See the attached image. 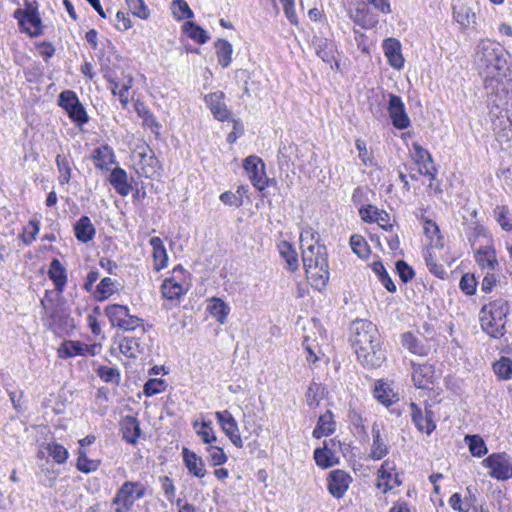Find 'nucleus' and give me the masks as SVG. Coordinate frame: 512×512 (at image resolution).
I'll list each match as a JSON object with an SVG mask.
<instances>
[{
    "mask_svg": "<svg viewBox=\"0 0 512 512\" xmlns=\"http://www.w3.org/2000/svg\"><path fill=\"white\" fill-rule=\"evenodd\" d=\"M488 308V312H486V307L481 310V327L491 337L501 338L505 334L506 316L509 313L508 301L497 299L491 302Z\"/></svg>",
    "mask_w": 512,
    "mask_h": 512,
    "instance_id": "obj_4",
    "label": "nucleus"
},
{
    "mask_svg": "<svg viewBox=\"0 0 512 512\" xmlns=\"http://www.w3.org/2000/svg\"><path fill=\"white\" fill-rule=\"evenodd\" d=\"M197 433L204 443L210 444L216 441V435L211 427V422L203 421L201 428Z\"/></svg>",
    "mask_w": 512,
    "mask_h": 512,
    "instance_id": "obj_64",
    "label": "nucleus"
},
{
    "mask_svg": "<svg viewBox=\"0 0 512 512\" xmlns=\"http://www.w3.org/2000/svg\"><path fill=\"white\" fill-rule=\"evenodd\" d=\"M412 157L419 166V172L422 175L430 176L432 179L437 172L431 154L418 143L413 144Z\"/></svg>",
    "mask_w": 512,
    "mask_h": 512,
    "instance_id": "obj_16",
    "label": "nucleus"
},
{
    "mask_svg": "<svg viewBox=\"0 0 512 512\" xmlns=\"http://www.w3.org/2000/svg\"><path fill=\"white\" fill-rule=\"evenodd\" d=\"M383 426L378 423L372 425V444L368 457L374 461L383 459L389 453V447L383 434Z\"/></svg>",
    "mask_w": 512,
    "mask_h": 512,
    "instance_id": "obj_14",
    "label": "nucleus"
},
{
    "mask_svg": "<svg viewBox=\"0 0 512 512\" xmlns=\"http://www.w3.org/2000/svg\"><path fill=\"white\" fill-rule=\"evenodd\" d=\"M149 244L153 250L154 269L160 271L167 266L168 255L163 241L159 237H152Z\"/></svg>",
    "mask_w": 512,
    "mask_h": 512,
    "instance_id": "obj_31",
    "label": "nucleus"
},
{
    "mask_svg": "<svg viewBox=\"0 0 512 512\" xmlns=\"http://www.w3.org/2000/svg\"><path fill=\"white\" fill-rule=\"evenodd\" d=\"M161 292L168 300L178 299L184 294L183 286L172 278L165 279L161 285Z\"/></svg>",
    "mask_w": 512,
    "mask_h": 512,
    "instance_id": "obj_38",
    "label": "nucleus"
},
{
    "mask_svg": "<svg viewBox=\"0 0 512 512\" xmlns=\"http://www.w3.org/2000/svg\"><path fill=\"white\" fill-rule=\"evenodd\" d=\"M118 347L120 352L129 358H136L144 350L143 344L138 337H122L119 339Z\"/></svg>",
    "mask_w": 512,
    "mask_h": 512,
    "instance_id": "obj_28",
    "label": "nucleus"
},
{
    "mask_svg": "<svg viewBox=\"0 0 512 512\" xmlns=\"http://www.w3.org/2000/svg\"><path fill=\"white\" fill-rule=\"evenodd\" d=\"M40 230V223L37 219L33 218L29 220L28 225L25 229L27 235H24L23 241L25 244H31L37 237Z\"/></svg>",
    "mask_w": 512,
    "mask_h": 512,
    "instance_id": "obj_60",
    "label": "nucleus"
},
{
    "mask_svg": "<svg viewBox=\"0 0 512 512\" xmlns=\"http://www.w3.org/2000/svg\"><path fill=\"white\" fill-rule=\"evenodd\" d=\"M56 165L59 172V183L61 185L68 184L71 179L72 173L70 161L65 156L57 155Z\"/></svg>",
    "mask_w": 512,
    "mask_h": 512,
    "instance_id": "obj_44",
    "label": "nucleus"
},
{
    "mask_svg": "<svg viewBox=\"0 0 512 512\" xmlns=\"http://www.w3.org/2000/svg\"><path fill=\"white\" fill-rule=\"evenodd\" d=\"M353 21L364 29H372L378 24V18L368 8H358L352 15Z\"/></svg>",
    "mask_w": 512,
    "mask_h": 512,
    "instance_id": "obj_34",
    "label": "nucleus"
},
{
    "mask_svg": "<svg viewBox=\"0 0 512 512\" xmlns=\"http://www.w3.org/2000/svg\"><path fill=\"white\" fill-rule=\"evenodd\" d=\"M350 246L352 251L358 255L360 258H366L368 257L370 253V248L361 235L354 234L350 237Z\"/></svg>",
    "mask_w": 512,
    "mask_h": 512,
    "instance_id": "obj_45",
    "label": "nucleus"
},
{
    "mask_svg": "<svg viewBox=\"0 0 512 512\" xmlns=\"http://www.w3.org/2000/svg\"><path fill=\"white\" fill-rule=\"evenodd\" d=\"M303 266L311 285L318 290L323 289L329 280L326 248L319 244H311L303 249Z\"/></svg>",
    "mask_w": 512,
    "mask_h": 512,
    "instance_id": "obj_3",
    "label": "nucleus"
},
{
    "mask_svg": "<svg viewBox=\"0 0 512 512\" xmlns=\"http://www.w3.org/2000/svg\"><path fill=\"white\" fill-rule=\"evenodd\" d=\"M395 466L392 462L386 460L382 463L380 469L378 470V478H377V488L382 490L383 493H387L391 489H393L392 478Z\"/></svg>",
    "mask_w": 512,
    "mask_h": 512,
    "instance_id": "obj_30",
    "label": "nucleus"
},
{
    "mask_svg": "<svg viewBox=\"0 0 512 512\" xmlns=\"http://www.w3.org/2000/svg\"><path fill=\"white\" fill-rule=\"evenodd\" d=\"M91 160L97 169L108 171L110 165L116 162L113 149L109 145H102L93 150Z\"/></svg>",
    "mask_w": 512,
    "mask_h": 512,
    "instance_id": "obj_19",
    "label": "nucleus"
},
{
    "mask_svg": "<svg viewBox=\"0 0 512 512\" xmlns=\"http://www.w3.org/2000/svg\"><path fill=\"white\" fill-rule=\"evenodd\" d=\"M402 345L411 353L426 356L429 348L423 345L412 333L406 332L402 335Z\"/></svg>",
    "mask_w": 512,
    "mask_h": 512,
    "instance_id": "obj_37",
    "label": "nucleus"
},
{
    "mask_svg": "<svg viewBox=\"0 0 512 512\" xmlns=\"http://www.w3.org/2000/svg\"><path fill=\"white\" fill-rule=\"evenodd\" d=\"M243 167L253 186L260 191L264 190L267 185V177L262 159L255 155L248 156L244 160Z\"/></svg>",
    "mask_w": 512,
    "mask_h": 512,
    "instance_id": "obj_8",
    "label": "nucleus"
},
{
    "mask_svg": "<svg viewBox=\"0 0 512 512\" xmlns=\"http://www.w3.org/2000/svg\"><path fill=\"white\" fill-rule=\"evenodd\" d=\"M465 442L474 457H482L488 452L484 440L479 435H467Z\"/></svg>",
    "mask_w": 512,
    "mask_h": 512,
    "instance_id": "obj_43",
    "label": "nucleus"
},
{
    "mask_svg": "<svg viewBox=\"0 0 512 512\" xmlns=\"http://www.w3.org/2000/svg\"><path fill=\"white\" fill-rule=\"evenodd\" d=\"M137 156L139 158L137 173L146 178L154 177L159 168V161L153 151L146 147L143 151H138Z\"/></svg>",
    "mask_w": 512,
    "mask_h": 512,
    "instance_id": "obj_15",
    "label": "nucleus"
},
{
    "mask_svg": "<svg viewBox=\"0 0 512 512\" xmlns=\"http://www.w3.org/2000/svg\"><path fill=\"white\" fill-rule=\"evenodd\" d=\"M165 390V382L162 379H149L144 384V394L146 396H153Z\"/></svg>",
    "mask_w": 512,
    "mask_h": 512,
    "instance_id": "obj_58",
    "label": "nucleus"
},
{
    "mask_svg": "<svg viewBox=\"0 0 512 512\" xmlns=\"http://www.w3.org/2000/svg\"><path fill=\"white\" fill-rule=\"evenodd\" d=\"M211 315L216 318L220 324H224L227 321L228 314L230 312L229 306L220 298H213L211 304L208 307Z\"/></svg>",
    "mask_w": 512,
    "mask_h": 512,
    "instance_id": "obj_39",
    "label": "nucleus"
},
{
    "mask_svg": "<svg viewBox=\"0 0 512 512\" xmlns=\"http://www.w3.org/2000/svg\"><path fill=\"white\" fill-rule=\"evenodd\" d=\"M482 464L490 469L489 475L497 480L512 478V458L506 453H493Z\"/></svg>",
    "mask_w": 512,
    "mask_h": 512,
    "instance_id": "obj_7",
    "label": "nucleus"
},
{
    "mask_svg": "<svg viewBox=\"0 0 512 512\" xmlns=\"http://www.w3.org/2000/svg\"><path fill=\"white\" fill-rule=\"evenodd\" d=\"M453 16L455 20L462 26H468L470 23H474L475 13L467 6H460L454 8Z\"/></svg>",
    "mask_w": 512,
    "mask_h": 512,
    "instance_id": "obj_50",
    "label": "nucleus"
},
{
    "mask_svg": "<svg viewBox=\"0 0 512 512\" xmlns=\"http://www.w3.org/2000/svg\"><path fill=\"white\" fill-rule=\"evenodd\" d=\"M425 262H426V265H427L430 273H432L433 275H435L436 277H438L440 279L445 278L446 270H445L444 266L442 264L438 263L437 260L435 259V257L431 253H428L425 256Z\"/></svg>",
    "mask_w": 512,
    "mask_h": 512,
    "instance_id": "obj_55",
    "label": "nucleus"
},
{
    "mask_svg": "<svg viewBox=\"0 0 512 512\" xmlns=\"http://www.w3.org/2000/svg\"><path fill=\"white\" fill-rule=\"evenodd\" d=\"M388 112L394 127L400 130L409 127L410 119L406 113L405 105L399 96L390 94Z\"/></svg>",
    "mask_w": 512,
    "mask_h": 512,
    "instance_id": "obj_11",
    "label": "nucleus"
},
{
    "mask_svg": "<svg viewBox=\"0 0 512 512\" xmlns=\"http://www.w3.org/2000/svg\"><path fill=\"white\" fill-rule=\"evenodd\" d=\"M396 270L404 283L409 282L415 275L413 269L403 260L396 262Z\"/></svg>",
    "mask_w": 512,
    "mask_h": 512,
    "instance_id": "obj_62",
    "label": "nucleus"
},
{
    "mask_svg": "<svg viewBox=\"0 0 512 512\" xmlns=\"http://www.w3.org/2000/svg\"><path fill=\"white\" fill-rule=\"evenodd\" d=\"M138 327H143V320L133 315H128L118 326L119 329L124 331H134ZM141 333H145V329H141Z\"/></svg>",
    "mask_w": 512,
    "mask_h": 512,
    "instance_id": "obj_57",
    "label": "nucleus"
},
{
    "mask_svg": "<svg viewBox=\"0 0 512 512\" xmlns=\"http://www.w3.org/2000/svg\"><path fill=\"white\" fill-rule=\"evenodd\" d=\"M183 30L187 36L199 44H205L209 40L207 32L194 22L188 21L183 25Z\"/></svg>",
    "mask_w": 512,
    "mask_h": 512,
    "instance_id": "obj_42",
    "label": "nucleus"
},
{
    "mask_svg": "<svg viewBox=\"0 0 512 512\" xmlns=\"http://www.w3.org/2000/svg\"><path fill=\"white\" fill-rule=\"evenodd\" d=\"M129 10L133 15L147 19L149 17V10L143 0H125Z\"/></svg>",
    "mask_w": 512,
    "mask_h": 512,
    "instance_id": "obj_53",
    "label": "nucleus"
},
{
    "mask_svg": "<svg viewBox=\"0 0 512 512\" xmlns=\"http://www.w3.org/2000/svg\"><path fill=\"white\" fill-rule=\"evenodd\" d=\"M279 253L285 260L287 269L294 272L299 267L298 254L294 247L287 241H282L278 245Z\"/></svg>",
    "mask_w": 512,
    "mask_h": 512,
    "instance_id": "obj_33",
    "label": "nucleus"
},
{
    "mask_svg": "<svg viewBox=\"0 0 512 512\" xmlns=\"http://www.w3.org/2000/svg\"><path fill=\"white\" fill-rule=\"evenodd\" d=\"M220 200L229 206L239 207L243 204L242 194H240V189H237L235 193L226 191L220 195Z\"/></svg>",
    "mask_w": 512,
    "mask_h": 512,
    "instance_id": "obj_61",
    "label": "nucleus"
},
{
    "mask_svg": "<svg viewBox=\"0 0 512 512\" xmlns=\"http://www.w3.org/2000/svg\"><path fill=\"white\" fill-rule=\"evenodd\" d=\"M108 181L121 196H127L131 192L132 186L128 182L127 172L121 167L111 171Z\"/></svg>",
    "mask_w": 512,
    "mask_h": 512,
    "instance_id": "obj_21",
    "label": "nucleus"
},
{
    "mask_svg": "<svg viewBox=\"0 0 512 512\" xmlns=\"http://www.w3.org/2000/svg\"><path fill=\"white\" fill-rule=\"evenodd\" d=\"M105 314L111 325L113 327H118L119 324L129 315V309L124 305L113 304L105 308Z\"/></svg>",
    "mask_w": 512,
    "mask_h": 512,
    "instance_id": "obj_36",
    "label": "nucleus"
},
{
    "mask_svg": "<svg viewBox=\"0 0 512 512\" xmlns=\"http://www.w3.org/2000/svg\"><path fill=\"white\" fill-rule=\"evenodd\" d=\"M410 411L412 421L419 431L430 434L435 429L431 415L423 416L421 409L413 402L410 403Z\"/></svg>",
    "mask_w": 512,
    "mask_h": 512,
    "instance_id": "obj_29",
    "label": "nucleus"
},
{
    "mask_svg": "<svg viewBox=\"0 0 512 512\" xmlns=\"http://www.w3.org/2000/svg\"><path fill=\"white\" fill-rule=\"evenodd\" d=\"M207 451L209 453V460L213 466L222 465L227 461V456L222 448L217 446H209Z\"/></svg>",
    "mask_w": 512,
    "mask_h": 512,
    "instance_id": "obj_59",
    "label": "nucleus"
},
{
    "mask_svg": "<svg viewBox=\"0 0 512 512\" xmlns=\"http://www.w3.org/2000/svg\"><path fill=\"white\" fill-rule=\"evenodd\" d=\"M173 14L180 20L190 19L193 17L192 10L184 0H175L173 2Z\"/></svg>",
    "mask_w": 512,
    "mask_h": 512,
    "instance_id": "obj_54",
    "label": "nucleus"
},
{
    "mask_svg": "<svg viewBox=\"0 0 512 512\" xmlns=\"http://www.w3.org/2000/svg\"><path fill=\"white\" fill-rule=\"evenodd\" d=\"M97 374L106 383L115 385L120 383L121 377L117 368L102 365L97 369Z\"/></svg>",
    "mask_w": 512,
    "mask_h": 512,
    "instance_id": "obj_48",
    "label": "nucleus"
},
{
    "mask_svg": "<svg viewBox=\"0 0 512 512\" xmlns=\"http://www.w3.org/2000/svg\"><path fill=\"white\" fill-rule=\"evenodd\" d=\"M47 451L53 460L58 464H63L68 458L67 449L59 443L53 442L47 445Z\"/></svg>",
    "mask_w": 512,
    "mask_h": 512,
    "instance_id": "obj_51",
    "label": "nucleus"
},
{
    "mask_svg": "<svg viewBox=\"0 0 512 512\" xmlns=\"http://www.w3.org/2000/svg\"><path fill=\"white\" fill-rule=\"evenodd\" d=\"M215 50L218 59V63L226 68L232 61L233 47L230 42L224 39H218L215 42Z\"/></svg>",
    "mask_w": 512,
    "mask_h": 512,
    "instance_id": "obj_35",
    "label": "nucleus"
},
{
    "mask_svg": "<svg viewBox=\"0 0 512 512\" xmlns=\"http://www.w3.org/2000/svg\"><path fill=\"white\" fill-rule=\"evenodd\" d=\"M99 466L98 461L90 460L86 452L83 449H78V458L76 467L79 471L83 473H90L96 471Z\"/></svg>",
    "mask_w": 512,
    "mask_h": 512,
    "instance_id": "obj_46",
    "label": "nucleus"
},
{
    "mask_svg": "<svg viewBox=\"0 0 512 512\" xmlns=\"http://www.w3.org/2000/svg\"><path fill=\"white\" fill-rule=\"evenodd\" d=\"M382 47L390 66L397 70L402 69L404 66V58L399 40L387 38L383 41Z\"/></svg>",
    "mask_w": 512,
    "mask_h": 512,
    "instance_id": "obj_18",
    "label": "nucleus"
},
{
    "mask_svg": "<svg viewBox=\"0 0 512 512\" xmlns=\"http://www.w3.org/2000/svg\"><path fill=\"white\" fill-rule=\"evenodd\" d=\"M146 488L140 482L126 481L117 491L112 504L115 505V512H128L134 503L143 498Z\"/></svg>",
    "mask_w": 512,
    "mask_h": 512,
    "instance_id": "obj_5",
    "label": "nucleus"
},
{
    "mask_svg": "<svg viewBox=\"0 0 512 512\" xmlns=\"http://www.w3.org/2000/svg\"><path fill=\"white\" fill-rule=\"evenodd\" d=\"M336 423L333 420V414L330 410H327L322 414L314 428L312 435L314 438L319 439L323 436H329L335 432Z\"/></svg>",
    "mask_w": 512,
    "mask_h": 512,
    "instance_id": "obj_27",
    "label": "nucleus"
},
{
    "mask_svg": "<svg viewBox=\"0 0 512 512\" xmlns=\"http://www.w3.org/2000/svg\"><path fill=\"white\" fill-rule=\"evenodd\" d=\"M74 234L78 241L87 243L91 241L96 230L88 216H82L74 225Z\"/></svg>",
    "mask_w": 512,
    "mask_h": 512,
    "instance_id": "obj_26",
    "label": "nucleus"
},
{
    "mask_svg": "<svg viewBox=\"0 0 512 512\" xmlns=\"http://www.w3.org/2000/svg\"><path fill=\"white\" fill-rule=\"evenodd\" d=\"M94 348V346H89L79 341H65L62 343L59 353L61 357L94 355Z\"/></svg>",
    "mask_w": 512,
    "mask_h": 512,
    "instance_id": "obj_20",
    "label": "nucleus"
},
{
    "mask_svg": "<svg viewBox=\"0 0 512 512\" xmlns=\"http://www.w3.org/2000/svg\"><path fill=\"white\" fill-rule=\"evenodd\" d=\"M460 289L467 295H474L476 292L477 281L474 275L464 274L459 283Z\"/></svg>",
    "mask_w": 512,
    "mask_h": 512,
    "instance_id": "obj_56",
    "label": "nucleus"
},
{
    "mask_svg": "<svg viewBox=\"0 0 512 512\" xmlns=\"http://www.w3.org/2000/svg\"><path fill=\"white\" fill-rule=\"evenodd\" d=\"M351 343L358 361L368 369L380 367L386 360L382 338L375 324L358 319L351 325Z\"/></svg>",
    "mask_w": 512,
    "mask_h": 512,
    "instance_id": "obj_2",
    "label": "nucleus"
},
{
    "mask_svg": "<svg viewBox=\"0 0 512 512\" xmlns=\"http://www.w3.org/2000/svg\"><path fill=\"white\" fill-rule=\"evenodd\" d=\"M374 397L383 405L390 406L398 400L397 395L385 383H378L374 389Z\"/></svg>",
    "mask_w": 512,
    "mask_h": 512,
    "instance_id": "obj_40",
    "label": "nucleus"
},
{
    "mask_svg": "<svg viewBox=\"0 0 512 512\" xmlns=\"http://www.w3.org/2000/svg\"><path fill=\"white\" fill-rule=\"evenodd\" d=\"M315 52L325 63L331 64L335 60L334 44L326 38H317L314 41Z\"/></svg>",
    "mask_w": 512,
    "mask_h": 512,
    "instance_id": "obj_32",
    "label": "nucleus"
},
{
    "mask_svg": "<svg viewBox=\"0 0 512 512\" xmlns=\"http://www.w3.org/2000/svg\"><path fill=\"white\" fill-rule=\"evenodd\" d=\"M475 65L484 78L485 89L491 93L503 79L512 81V69L507 64V52L497 42L482 40L477 45Z\"/></svg>",
    "mask_w": 512,
    "mask_h": 512,
    "instance_id": "obj_1",
    "label": "nucleus"
},
{
    "mask_svg": "<svg viewBox=\"0 0 512 512\" xmlns=\"http://www.w3.org/2000/svg\"><path fill=\"white\" fill-rule=\"evenodd\" d=\"M410 365L413 369L412 380L414 385L419 389H430L435 376L433 365L428 363L417 364L414 361H411Z\"/></svg>",
    "mask_w": 512,
    "mask_h": 512,
    "instance_id": "obj_12",
    "label": "nucleus"
},
{
    "mask_svg": "<svg viewBox=\"0 0 512 512\" xmlns=\"http://www.w3.org/2000/svg\"><path fill=\"white\" fill-rule=\"evenodd\" d=\"M225 95L222 91H216L205 95L204 101L213 116L219 121L229 120L232 113L224 101Z\"/></svg>",
    "mask_w": 512,
    "mask_h": 512,
    "instance_id": "obj_13",
    "label": "nucleus"
},
{
    "mask_svg": "<svg viewBox=\"0 0 512 512\" xmlns=\"http://www.w3.org/2000/svg\"><path fill=\"white\" fill-rule=\"evenodd\" d=\"M113 287L114 281L110 277H105L97 285L94 295L97 300L103 301L113 294Z\"/></svg>",
    "mask_w": 512,
    "mask_h": 512,
    "instance_id": "obj_49",
    "label": "nucleus"
},
{
    "mask_svg": "<svg viewBox=\"0 0 512 512\" xmlns=\"http://www.w3.org/2000/svg\"><path fill=\"white\" fill-rule=\"evenodd\" d=\"M351 481V476L344 470H333L327 478L328 491L333 497L340 499L348 490Z\"/></svg>",
    "mask_w": 512,
    "mask_h": 512,
    "instance_id": "obj_10",
    "label": "nucleus"
},
{
    "mask_svg": "<svg viewBox=\"0 0 512 512\" xmlns=\"http://www.w3.org/2000/svg\"><path fill=\"white\" fill-rule=\"evenodd\" d=\"M183 461L189 473L195 477L203 478L206 474L204 462L196 453L188 448L182 450Z\"/></svg>",
    "mask_w": 512,
    "mask_h": 512,
    "instance_id": "obj_22",
    "label": "nucleus"
},
{
    "mask_svg": "<svg viewBox=\"0 0 512 512\" xmlns=\"http://www.w3.org/2000/svg\"><path fill=\"white\" fill-rule=\"evenodd\" d=\"M359 214L364 222H376L386 231H391L393 228V225L388 223L389 214L384 210L378 209L376 206H363L360 208Z\"/></svg>",
    "mask_w": 512,
    "mask_h": 512,
    "instance_id": "obj_17",
    "label": "nucleus"
},
{
    "mask_svg": "<svg viewBox=\"0 0 512 512\" xmlns=\"http://www.w3.org/2000/svg\"><path fill=\"white\" fill-rule=\"evenodd\" d=\"M283 5V10L288 21L292 25H298V17L295 10V0H280Z\"/></svg>",
    "mask_w": 512,
    "mask_h": 512,
    "instance_id": "obj_63",
    "label": "nucleus"
},
{
    "mask_svg": "<svg viewBox=\"0 0 512 512\" xmlns=\"http://www.w3.org/2000/svg\"><path fill=\"white\" fill-rule=\"evenodd\" d=\"M493 371L500 380L512 378V359L502 356L493 363Z\"/></svg>",
    "mask_w": 512,
    "mask_h": 512,
    "instance_id": "obj_41",
    "label": "nucleus"
},
{
    "mask_svg": "<svg viewBox=\"0 0 512 512\" xmlns=\"http://www.w3.org/2000/svg\"><path fill=\"white\" fill-rule=\"evenodd\" d=\"M496 221L505 231H512V218L509 216V209L505 205L497 206L494 209Z\"/></svg>",
    "mask_w": 512,
    "mask_h": 512,
    "instance_id": "obj_47",
    "label": "nucleus"
},
{
    "mask_svg": "<svg viewBox=\"0 0 512 512\" xmlns=\"http://www.w3.org/2000/svg\"><path fill=\"white\" fill-rule=\"evenodd\" d=\"M58 104L69 115L70 119L81 126L88 122V116L84 106L80 103L76 93L72 90H65L60 93Z\"/></svg>",
    "mask_w": 512,
    "mask_h": 512,
    "instance_id": "obj_6",
    "label": "nucleus"
},
{
    "mask_svg": "<svg viewBox=\"0 0 512 512\" xmlns=\"http://www.w3.org/2000/svg\"><path fill=\"white\" fill-rule=\"evenodd\" d=\"M48 276L54 283L55 289L62 293L67 282V274L59 259L55 258L51 261Z\"/></svg>",
    "mask_w": 512,
    "mask_h": 512,
    "instance_id": "obj_25",
    "label": "nucleus"
},
{
    "mask_svg": "<svg viewBox=\"0 0 512 512\" xmlns=\"http://www.w3.org/2000/svg\"><path fill=\"white\" fill-rule=\"evenodd\" d=\"M215 417L222 431L230 439V441L237 448H242L243 441L239 433L238 423L233 415L228 410H223L215 412Z\"/></svg>",
    "mask_w": 512,
    "mask_h": 512,
    "instance_id": "obj_9",
    "label": "nucleus"
},
{
    "mask_svg": "<svg viewBox=\"0 0 512 512\" xmlns=\"http://www.w3.org/2000/svg\"><path fill=\"white\" fill-rule=\"evenodd\" d=\"M121 431L126 442L136 444L141 433L138 419L134 416H125L121 421Z\"/></svg>",
    "mask_w": 512,
    "mask_h": 512,
    "instance_id": "obj_24",
    "label": "nucleus"
},
{
    "mask_svg": "<svg viewBox=\"0 0 512 512\" xmlns=\"http://www.w3.org/2000/svg\"><path fill=\"white\" fill-rule=\"evenodd\" d=\"M333 453L326 448H317L314 451V459L318 466L326 469L334 463L332 461Z\"/></svg>",
    "mask_w": 512,
    "mask_h": 512,
    "instance_id": "obj_52",
    "label": "nucleus"
},
{
    "mask_svg": "<svg viewBox=\"0 0 512 512\" xmlns=\"http://www.w3.org/2000/svg\"><path fill=\"white\" fill-rule=\"evenodd\" d=\"M475 259L479 266L491 272L495 271L499 265L496 252L489 245L480 247L475 254Z\"/></svg>",
    "mask_w": 512,
    "mask_h": 512,
    "instance_id": "obj_23",
    "label": "nucleus"
}]
</instances>
